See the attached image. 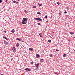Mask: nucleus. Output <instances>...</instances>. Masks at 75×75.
I'll use <instances>...</instances> for the list:
<instances>
[{"mask_svg": "<svg viewBox=\"0 0 75 75\" xmlns=\"http://www.w3.org/2000/svg\"><path fill=\"white\" fill-rule=\"evenodd\" d=\"M28 20V18H23V20H22V24H27V21Z\"/></svg>", "mask_w": 75, "mask_h": 75, "instance_id": "nucleus-1", "label": "nucleus"}, {"mask_svg": "<svg viewBox=\"0 0 75 75\" xmlns=\"http://www.w3.org/2000/svg\"><path fill=\"white\" fill-rule=\"evenodd\" d=\"M35 20H38V21H42V19L40 18H34Z\"/></svg>", "mask_w": 75, "mask_h": 75, "instance_id": "nucleus-2", "label": "nucleus"}, {"mask_svg": "<svg viewBox=\"0 0 75 75\" xmlns=\"http://www.w3.org/2000/svg\"><path fill=\"white\" fill-rule=\"evenodd\" d=\"M24 70L25 71H31V69H28V68H26V69H24Z\"/></svg>", "mask_w": 75, "mask_h": 75, "instance_id": "nucleus-3", "label": "nucleus"}, {"mask_svg": "<svg viewBox=\"0 0 75 75\" xmlns=\"http://www.w3.org/2000/svg\"><path fill=\"white\" fill-rule=\"evenodd\" d=\"M35 65L36 67H38L40 65V63H38L37 64H35Z\"/></svg>", "mask_w": 75, "mask_h": 75, "instance_id": "nucleus-4", "label": "nucleus"}, {"mask_svg": "<svg viewBox=\"0 0 75 75\" xmlns=\"http://www.w3.org/2000/svg\"><path fill=\"white\" fill-rule=\"evenodd\" d=\"M36 58H39L40 57V55H39V54H36Z\"/></svg>", "mask_w": 75, "mask_h": 75, "instance_id": "nucleus-5", "label": "nucleus"}, {"mask_svg": "<svg viewBox=\"0 0 75 75\" xmlns=\"http://www.w3.org/2000/svg\"><path fill=\"white\" fill-rule=\"evenodd\" d=\"M4 44H5L6 45H7V44H8V42H6V41H4Z\"/></svg>", "mask_w": 75, "mask_h": 75, "instance_id": "nucleus-6", "label": "nucleus"}, {"mask_svg": "<svg viewBox=\"0 0 75 75\" xmlns=\"http://www.w3.org/2000/svg\"><path fill=\"white\" fill-rule=\"evenodd\" d=\"M40 62H44V60L42 59H40Z\"/></svg>", "mask_w": 75, "mask_h": 75, "instance_id": "nucleus-7", "label": "nucleus"}, {"mask_svg": "<svg viewBox=\"0 0 75 75\" xmlns=\"http://www.w3.org/2000/svg\"><path fill=\"white\" fill-rule=\"evenodd\" d=\"M12 50L14 51V52H16V48H15V47H13L12 49Z\"/></svg>", "mask_w": 75, "mask_h": 75, "instance_id": "nucleus-8", "label": "nucleus"}, {"mask_svg": "<svg viewBox=\"0 0 75 75\" xmlns=\"http://www.w3.org/2000/svg\"><path fill=\"white\" fill-rule=\"evenodd\" d=\"M29 50H30L31 51H33V48H29Z\"/></svg>", "mask_w": 75, "mask_h": 75, "instance_id": "nucleus-9", "label": "nucleus"}, {"mask_svg": "<svg viewBox=\"0 0 75 75\" xmlns=\"http://www.w3.org/2000/svg\"><path fill=\"white\" fill-rule=\"evenodd\" d=\"M39 35L41 37H42V33H40L39 34Z\"/></svg>", "mask_w": 75, "mask_h": 75, "instance_id": "nucleus-10", "label": "nucleus"}, {"mask_svg": "<svg viewBox=\"0 0 75 75\" xmlns=\"http://www.w3.org/2000/svg\"><path fill=\"white\" fill-rule=\"evenodd\" d=\"M38 4V6H39V7L41 6H42V4H41L39 3Z\"/></svg>", "mask_w": 75, "mask_h": 75, "instance_id": "nucleus-11", "label": "nucleus"}, {"mask_svg": "<svg viewBox=\"0 0 75 75\" xmlns=\"http://www.w3.org/2000/svg\"><path fill=\"white\" fill-rule=\"evenodd\" d=\"M48 42H49L50 43H51V40H49L47 41Z\"/></svg>", "mask_w": 75, "mask_h": 75, "instance_id": "nucleus-12", "label": "nucleus"}, {"mask_svg": "<svg viewBox=\"0 0 75 75\" xmlns=\"http://www.w3.org/2000/svg\"><path fill=\"white\" fill-rule=\"evenodd\" d=\"M16 45L17 47H19V45H20V44L19 43H17V44H16Z\"/></svg>", "mask_w": 75, "mask_h": 75, "instance_id": "nucleus-13", "label": "nucleus"}, {"mask_svg": "<svg viewBox=\"0 0 75 75\" xmlns=\"http://www.w3.org/2000/svg\"><path fill=\"white\" fill-rule=\"evenodd\" d=\"M16 40H18V41H21V39H20V38H16Z\"/></svg>", "mask_w": 75, "mask_h": 75, "instance_id": "nucleus-14", "label": "nucleus"}, {"mask_svg": "<svg viewBox=\"0 0 75 75\" xmlns=\"http://www.w3.org/2000/svg\"><path fill=\"white\" fill-rule=\"evenodd\" d=\"M15 31L14 30V29H12L11 31L12 33H13Z\"/></svg>", "mask_w": 75, "mask_h": 75, "instance_id": "nucleus-15", "label": "nucleus"}, {"mask_svg": "<svg viewBox=\"0 0 75 75\" xmlns=\"http://www.w3.org/2000/svg\"><path fill=\"white\" fill-rule=\"evenodd\" d=\"M66 56H67V55L66 54H64L63 55V57H65Z\"/></svg>", "mask_w": 75, "mask_h": 75, "instance_id": "nucleus-16", "label": "nucleus"}, {"mask_svg": "<svg viewBox=\"0 0 75 75\" xmlns=\"http://www.w3.org/2000/svg\"><path fill=\"white\" fill-rule=\"evenodd\" d=\"M70 34H71V35L74 34L73 32H70Z\"/></svg>", "mask_w": 75, "mask_h": 75, "instance_id": "nucleus-17", "label": "nucleus"}, {"mask_svg": "<svg viewBox=\"0 0 75 75\" xmlns=\"http://www.w3.org/2000/svg\"><path fill=\"white\" fill-rule=\"evenodd\" d=\"M33 8H36V6H33Z\"/></svg>", "mask_w": 75, "mask_h": 75, "instance_id": "nucleus-18", "label": "nucleus"}, {"mask_svg": "<svg viewBox=\"0 0 75 75\" xmlns=\"http://www.w3.org/2000/svg\"><path fill=\"white\" fill-rule=\"evenodd\" d=\"M57 4H58V5H59V4H60V3L59 2H57Z\"/></svg>", "mask_w": 75, "mask_h": 75, "instance_id": "nucleus-19", "label": "nucleus"}, {"mask_svg": "<svg viewBox=\"0 0 75 75\" xmlns=\"http://www.w3.org/2000/svg\"><path fill=\"white\" fill-rule=\"evenodd\" d=\"M40 13H40V12H38L37 14H40Z\"/></svg>", "mask_w": 75, "mask_h": 75, "instance_id": "nucleus-20", "label": "nucleus"}, {"mask_svg": "<svg viewBox=\"0 0 75 75\" xmlns=\"http://www.w3.org/2000/svg\"><path fill=\"white\" fill-rule=\"evenodd\" d=\"M16 1H13V3H16Z\"/></svg>", "mask_w": 75, "mask_h": 75, "instance_id": "nucleus-21", "label": "nucleus"}, {"mask_svg": "<svg viewBox=\"0 0 75 75\" xmlns=\"http://www.w3.org/2000/svg\"><path fill=\"white\" fill-rule=\"evenodd\" d=\"M24 12H25V13H27V11L26 10H25L24 11Z\"/></svg>", "mask_w": 75, "mask_h": 75, "instance_id": "nucleus-22", "label": "nucleus"}, {"mask_svg": "<svg viewBox=\"0 0 75 75\" xmlns=\"http://www.w3.org/2000/svg\"><path fill=\"white\" fill-rule=\"evenodd\" d=\"M56 51H59V50L58 49H56Z\"/></svg>", "mask_w": 75, "mask_h": 75, "instance_id": "nucleus-23", "label": "nucleus"}, {"mask_svg": "<svg viewBox=\"0 0 75 75\" xmlns=\"http://www.w3.org/2000/svg\"><path fill=\"white\" fill-rule=\"evenodd\" d=\"M69 8V7H67H67H66V8H67V9H68V8Z\"/></svg>", "mask_w": 75, "mask_h": 75, "instance_id": "nucleus-24", "label": "nucleus"}, {"mask_svg": "<svg viewBox=\"0 0 75 75\" xmlns=\"http://www.w3.org/2000/svg\"><path fill=\"white\" fill-rule=\"evenodd\" d=\"M55 74H56V75H58V72H57L55 73Z\"/></svg>", "mask_w": 75, "mask_h": 75, "instance_id": "nucleus-25", "label": "nucleus"}, {"mask_svg": "<svg viewBox=\"0 0 75 75\" xmlns=\"http://www.w3.org/2000/svg\"><path fill=\"white\" fill-rule=\"evenodd\" d=\"M3 38H4V39H5L6 38V37H5V36H3Z\"/></svg>", "mask_w": 75, "mask_h": 75, "instance_id": "nucleus-26", "label": "nucleus"}, {"mask_svg": "<svg viewBox=\"0 0 75 75\" xmlns=\"http://www.w3.org/2000/svg\"><path fill=\"white\" fill-rule=\"evenodd\" d=\"M0 3H2V0H0Z\"/></svg>", "mask_w": 75, "mask_h": 75, "instance_id": "nucleus-27", "label": "nucleus"}, {"mask_svg": "<svg viewBox=\"0 0 75 75\" xmlns=\"http://www.w3.org/2000/svg\"><path fill=\"white\" fill-rule=\"evenodd\" d=\"M38 25H40V23H38Z\"/></svg>", "mask_w": 75, "mask_h": 75, "instance_id": "nucleus-28", "label": "nucleus"}, {"mask_svg": "<svg viewBox=\"0 0 75 75\" xmlns=\"http://www.w3.org/2000/svg\"><path fill=\"white\" fill-rule=\"evenodd\" d=\"M50 57H52V54H50Z\"/></svg>", "mask_w": 75, "mask_h": 75, "instance_id": "nucleus-29", "label": "nucleus"}, {"mask_svg": "<svg viewBox=\"0 0 75 75\" xmlns=\"http://www.w3.org/2000/svg\"><path fill=\"white\" fill-rule=\"evenodd\" d=\"M5 39H6V40H8V39L7 38H6Z\"/></svg>", "mask_w": 75, "mask_h": 75, "instance_id": "nucleus-30", "label": "nucleus"}, {"mask_svg": "<svg viewBox=\"0 0 75 75\" xmlns=\"http://www.w3.org/2000/svg\"><path fill=\"white\" fill-rule=\"evenodd\" d=\"M45 18H47V15L45 16Z\"/></svg>", "mask_w": 75, "mask_h": 75, "instance_id": "nucleus-31", "label": "nucleus"}, {"mask_svg": "<svg viewBox=\"0 0 75 75\" xmlns=\"http://www.w3.org/2000/svg\"><path fill=\"white\" fill-rule=\"evenodd\" d=\"M64 14H67V12L66 11H65L64 13Z\"/></svg>", "mask_w": 75, "mask_h": 75, "instance_id": "nucleus-32", "label": "nucleus"}, {"mask_svg": "<svg viewBox=\"0 0 75 75\" xmlns=\"http://www.w3.org/2000/svg\"><path fill=\"white\" fill-rule=\"evenodd\" d=\"M33 63H34V62H31V64H33Z\"/></svg>", "mask_w": 75, "mask_h": 75, "instance_id": "nucleus-33", "label": "nucleus"}, {"mask_svg": "<svg viewBox=\"0 0 75 75\" xmlns=\"http://www.w3.org/2000/svg\"><path fill=\"white\" fill-rule=\"evenodd\" d=\"M4 33H7V31H6V30H5L4 31Z\"/></svg>", "mask_w": 75, "mask_h": 75, "instance_id": "nucleus-34", "label": "nucleus"}, {"mask_svg": "<svg viewBox=\"0 0 75 75\" xmlns=\"http://www.w3.org/2000/svg\"><path fill=\"white\" fill-rule=\"evenodd\" d=\"M16 3H18H18H19V2H16Z\"/></svg>", "mask_w": 75, "mask_h": 75, "instance_id": "nucleus-35", "label": "nucleus"}, {"mask_svg": "<svg viewBox=\"0 0 75 75\" xmlns=\"http://www.w3.org/2000/svg\"><path fill=\"white\" fill-rule=\"evenodd\" d=\"M38 67H37V68H36L37 70L38 69Z\"/></svg>", "mask_w": 75, "mask_h": 75, "instance_id": "nucleus-36", "label": "nucleus"}, {"mask_svg": "<svg viewBox=\"0 0 75 75\" xmlns=\"http://www.w3.org/2000/svg\"><path fill=\"white\" fill-rule=\"evenodd\" d=\"M7 0H6V1H5V2L6 3H7Z\"/></svg>", "mask_w": 75, "mask_h": 75, "instance_id": "nucleus-37", "label": "nucleus"}, {"mask_svg": "<svg viewBox=\"0 0 75 75\" xmlns=\"http://www.w3.org/2000/svg\"><path fill=\"white\" fill-rule=\"evenodd\" d=\"M46 22H47V23H48V21H47Z\"/></svg>", "mask_w": 75, "mask_h": 75, "instance_id": "nucleus-38", "label": "nucleus"}, {"mask_svg": "<svg viewBox=\"0 0 75 75\" xmlns=\"http://www.w3.org/2000/svg\"><path fill=\"white\" fill-rule=\"evenodd\" d=\"M52 33L53 34H55V32H53Z\"/></svg>", "mask_w": 75, "mask_h": 75, "instance_id": "nucleus-39", "label": "nucleus"}, {"mask_svg": "<svg viewBox=\"0 0 75 75\" xmlns=\"http://www.w3.org/2000/svg\"><path fill=\"white\" fill-rule=\"evenodd\" d=\"M59 14L60 15H61V13H59Z\"/></svg>", "mask_w": 75, "mask_h": 75, "instance_id": "nucleus-40", "label": "nucleus"}, {"mask_svg": "<svg viewBox=\"0 0 75 75\" xmlns=\"http://www.w3.org/2000/svg\"><path fill=\"white\" fill-rule=\"evenodd\" d=\"M12 1H13V0H12Z\"/></svg>", "mask_w": 75, "mask_h": 75, "instance_id": "nucleus-41", "label": "nucleus"}, {"mask_svg": "<svg viewBox=\"0 0 75 75\" xmlns=\"http://www.w3.org/2000/svg\"><path fill=\"white\" fill-rule=\"evenodd\" d=\"M18 1H20V0H17Z\"/></svg>", "mask_w": 75, "mask_h": 75, "instance_id": "nucleus-42", "label": "nucleus"}, {"mask_svg": "<svg viewBox=\"0 0 75 75\" xmlns=\"http://www.w3.org/2000/svg\"><path fill=\"white\" fill-rule=\"evenodd\" d=\"M74 51H75V50H74Z\"/></svg>", "mask_w": 75, "mask_h": 75, "instance_id": "nucleus-43", "label": "nucleus"}, {"mask_svg": "<svg viewBox=\"0 0 75 75\" xmlns=\"http://www.w3.org/2000/svg\"><path fill=\"white\" fill-rule=\"evenodd\" d=\"M12 59H13V58H12Z\"/></svg>", "mask_w": 75, "mask_h": 75, "instance_id": "nucleus-44", "label": "nucleus"}, {"mask_svg": "<svg viewBox=\"0 0 75 75\" xmlns=\"http://www.w3.org/2000/svg\"><path fill=\"white\" fill-rule=\"evenodd\" d=\"M50 0V1H51V0Z\"/></svg>", "mask_w": 75, "mask_h": 75, "instance_id": "nucleus-45", "label": "nucleus"}]
</instances>
